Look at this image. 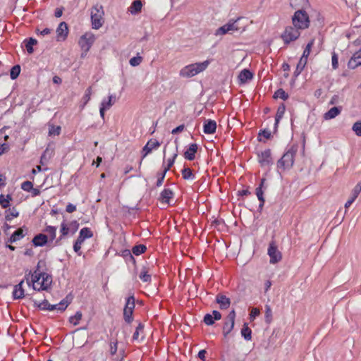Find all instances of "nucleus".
<instances>
[{
  "label": "nucleus",
  "instance_id": "13d9d810",
  "mask_svg": "<svg viewBox=\"0 0 361 361\" xmlns=\"http://www.w3.org/2000/svg\"><path fill=\"white\" fill-rule=\"evenodd\" d=\"M117 350H118V342L117 341L111 342V343L109 345L110 355H116Z\"/></svg>",
  "mask_w": 361,
  "mask_h": 361
},
{
  "label": "nucleus",
  "instance_id": "3c124183",
  "mask_svg": "<svg viewBox=\"0 0 361 361\" xmlns=\"http://www.w3.org/2000/svg\"><path fill=\"white\" fill-rule=\"evenodd\" d=\"M142 61V56H140L137 54L136 56H134L130 59L129 63L130 66L135 67V66H139Z\"/></svg>",
  "mask_w": 361,
  "mask_h": 361
},
{
  "label": "nucleus",
  "instance_id": "680f3d73",
  "mask_svg": "<svg viewBox=\"0 0 361 361\" xmlns=\"http://www.w3.org/2000/svg\"><path fill=\"white\" fill-rule=\"evenodd\" d=\"M259 135L264 136L266 139H269L271 137V133L269 130H263L260 133Z\"/></svg>",
  "mask_w": 361,
  "mask_h": 361
},
{
  "label": "nucleus",
  "instance_id": "4be33fe9",
  "mask_svg": "<svg viewBox=\"0 0 361 361\" xmlns=\"http://www.w3.org/2000/svg\"><path fill=\"white\" fill-rule=\"evenodd\" d=\"M216 302L219 305L221 309L228 308L231 304L230 299L224 295H218L216 297Z\"/></svg>",
  "mask_w": 361,
  "mask_h": 361
},
{
  "label": "nucleus",
  "instance_id": "338daca9",
  "mask_svg": "<svg viewBox=\"0 0 361 361\" xmlns=\"http://www.w3.org/2000/svg\"><path fill=\"white\" fill-rule=\"evenodd\" d=\"M211 314L213 315V317L214 319H216V321L220 320L221 318V313L216 310H214Z\"/></svg>",
  "mask_w": 361,
  "mask_h": 361
},
{
  "label": "nucleus",
  "instance_id": "c03bdc74",
  "mask_svg": "<svg viewBox=\"0 0 361 361\" xmlns=\"http://www.w3.org/2000/svg\"><path fill=\"white\" fill-rule=\"evenodd\" d=\"M314 44V40H311L306 46L304 51H303V54L301 56L302 59H306L307 61V58L310 54V51H311V49H312V47L313 46Z\"/></svg>",
  "mask_w": 361,
  "mask_h": 361
},
{
  "label": "nucleus",
  "instance_id": "8fccbe9b",
  "mask_svg": "<svg viewBox=\"0 0 361 361\" xmlns=\"http://www.w3.org/2000/svg\"><path fill=\"white\" fill-rule=\"evenodd\" d=\"M265 321L267 324L271 323L272 320V311L269 305H265Z\"/></svg>",
  "mask_w": 361,
  "mask_h": 361
},
{
  "label": "nucleus",
  "instance_id": "a878e982",
  "mask_svg": "<svg viewBox=\"0 0 361 361\" xmlns=\"http://www.w3.org/2000/svg\"><path fill=\"white\" fill-rule=\"evenodd\" d=\"M47 242V235L44 234H38L32 240V243L35 246H43Z\"/></svg>",
  "mask_w": 361,
  "mask_h": 361
},
{
  "label": "nucleus",
  "instance_id": "774afa93",
  "mask_svg": "<svg viewBox=\"0 0 361 361\" xmlns=\"http://www.w3.org/2000/svg\"><path fill=\"white\" fill-rule=\"evenodd\" d=\"M63 8H57L55 11L54 16L56 18L61 17L63 14Z\"/></svg>",
  "mask_w": 361,
  "mask_h": 361
},
{
  "label": "nucleus",
  "instance_id": "7c9ffc66",
  "mask_svg": "<svg viewBox=\"0 0 361 361\" xmlns=\"http://www.w3.org/2000/svg\"><path fill=\"white\" fill-rule=\"evenodd\" d=\"M93 235L92 231L89 228H82L79 233V238L85 241V239L90 238Z\"/></svg>",
  "mask_w": 361,
  "mask_h": 361
},
{
  "label": "nucleus",
  "instance_id": "cd10ccee",
  "mask_svg": "<svg viewBox=\"0 0 361 361\" xmlns=\"http://www.w3.org/2000/svg\"><path fill=\"white\" fill-rule=\"evenodd\" d=\"M285 110H286V108L283 104L279 106V108L277 109L276 114V117H275V124H274L275 129H276L280 120L283 118L284 113H285Z\"/></svg>",
  "mask_w": 361,
  "mask_h": 361
},
{
  "label": "nucleus",
  "instance_id": "c85d7f7f",
  "mask_svg": "<svg viewBox=\"0 0 361 361\" xmlns=\"http://www.w3.org/2000/svg\"><path fill=\"white\" fill-rule=\"evenodd\" d=\"M241 335L246 341H250L252 338V331L246 323L243 324L241 329Z\"/></svg>",
  "mask_w": 361,
  "mask_h": 361
},
{
  "label": "nucleus",
  "instance_id": "052dcab7",
  "mask_svg": "<svg viewBox=\"0 0 361 361\" xmlns=\"http://www.w3.org/2000/svg\"><path fill=\"white\" fill-rule=\"evenodd\" d=\"M331 63H332V68L334 69H336L338 66V56L336 53H333L332 57H331Z\"/></svg>",
  "mask_w": 361,
  "mask_h": 361
},
{
  "label": "nucleus",
  "instance_id": "423d86ee",
  "mask_svg": "<svg viewBox=\"0 0 361 361\" xmlns=\"http://www.w3.org/2000/svg\"><path fill=\"white\" fill-rule=\"evenodd\" d=\"M96 40L94 34L91 32H87L83 34L78 40L79 47L82 51V56H85L91 49Z\"/></svg>",
  "mask_w": 361,
  "mask_h": 361
},
{
  "label": "nucleus",
  "instance_id": "b1692460",
  "mask_svg": "<svg viewBox=\"0 0 361 361\" xmlns=\"http://www.w3.org/2000/svg\"><path fill=\"white\" fill-rule=\"evenodd\" d=\"M253 77L252 73L247 69L243 70L239 75L238 80L240 83H245L247 81L250 80Z\"/></svg>",
  "mask_w": 361,
  "mask_h": 361
},
{
  "label": "nucleus",
  "instance_id": "09e8293b",
  "mask_svg": "<svg viewBox=\"0 0 361 361\" xmlns=\"http://www.w3.org/2000/svg\"><path fill=\"white\" fill-rule=\"evenodd\" d=\"M83 242H84V240H82L81 238L78 237L77 240H75V242L73 245V250L78 255H81L80 249H81V246H82V244L83 243Z\"/></svg>",
  "mask_w": 361,
  "mask_h": 361
},
{
  "label": "nucleus",
  "instance_id": "9b49d317",
  "mask_svg": "<svg viewBox=\"0 0 361 361\" xmlns=\"http://www.w3.org/2000/svg\"><path fill=\"white\" fill-rule=\"evenodd\" d=\"M235 312L234 310L231 311L227 316L226 321L223 326V334L226 337L233 329L235 325Z\"/></svg>",
  "mask_w": 361,
  "mask_h": 361
},
{
  "label": "nucleus",
  "instance_id": "c756f323",
  "mask_svg": "<svg viewBox=\"0 0 361 361\" xmlns=\"http://www.w3.org/2000/svg\"><path fill=\"white\" fill-rule=\"evenodd\" d=\"M142 7V1H133L128 10L132 14H136L141 11Z\"/></svg>",
  "mask_w": 361,
  "mask_h": 361
},
{
  "label": "nucleus",
  "instance_id": "864d4df0",
  "mask_svg": "<svg viewBox=\"0 0 361 361\" xmlns=\"http://www.w3.org/2000/svg\"><path fill=\"white\" fill-rule=\"evenodd\" d=\"M216 319H214V318L213 317V315H212L211 314H207L204 317V322L207 324V325H212L214 324Z\"/></svg>",
  "mask_w": 361,
  "mask_h": 361
},
{
  "label": "nucleus",
  "instance_id": "a19ab883",
  "mask_svg": "<svg viewBox=\"0 0 361 361\" xmlns=\"http://www.w3.org/2000/svg\"><path fill=\"white\" fill-rule=\"evenodd\" d=\"M20 73V66L16 65L12 67L10 72V76L12 80L16 79Z\"/></svg>",
  "mask_w": 361,
  "mask_h": 361
},
{
  "label": "nucleus",
  "instance_id": "6e6d98bb",
  "mask_svg": "<svg viewBox=\"0 0 361 361\" xmlns=\"http://www.w3.org/2000/svg\"><path fill=\"white\" fill-rule=\"evenodd\" d=\"M70 228L68 226L65 221H63L61 224L60 232L62 236H65L69 233Z\"/></svg>",
  "mask_w": 361,
  "mask_h": 361
},
{
  "label": "nucleus",
  "instance_id": "72a5a7b5",
  "mask_svg": "<svg viewBox=\"0 0 361 361\" xmlns=\"http://www.w3.org/2000/svg\"><path fill=\"white\" fill-rule=\"evenodd\" d=\"M92 94V88L88 87L85 92V94L82 97V104L81 105V108L83 109L85 105L88 103V102L90 100Z\"/></svg>",
  "mask_w": 361,
  "mask_h": 361
},
{
  "label": "nucleus",
  "instance_id": "0e129e2a",
  "mask_svg": "<svg viewBox=\"0 0 361 361\" xmlns=\"http://www.w3.org/2000/svg\"><path fill=\"white\" fill-rule=\"evenodd\" d=\"M75 210H76V206L73 204L69 203L66 206V211L68 213H72V212H75Z\"/></svg>",
  "mask_w": 361,
  "mask_h": 361
},
{
  "label": "nucleus",
  "instance_id": "69168bd1",
  "mask_svg": "<svg viewBox=\"0 0 361 361\" xmlns=\"http://www.w3.org/2000/svg\"><path fill=\"white\" fill-rule=\"evenodd\" d=\"M184 128H185L184 125H180L178 127H176V128L173 129L171 133L177 134L178 133L182 132L184 130Z\"/></svg>",
  "mask_w": 361,
  "mask_h": 361
},
{
  "label": "nucleus",
  "instance_id": "ddd939ff",
  "mask_svg": "<svg viewBox=\"0 0 361 361\" xmlns=\"http://www.w3.org/2000/svg\"><path fill=\"white\" fill-rule=\"evenodd\" d=\"M56 40L58 42L64 41L68 35V27L65 22L59 23L56 30Z\"/></svg>",
  "mask_w": 361,
  "mask_h": 361
},
{
  "label": "nucleus",
  "instance_id": "2eb2a0df",
  "mask_svg": "<svg viewBox=\"0 0 361 361\" xmlns=\"http://www.w3.org/2000/svg\"><path fill=\"white\" fill-rule=\"evenodd\" d=\"M268 255L270 257V263L276 264L281 259V254L274 243H271L268 248Z\"/></svg>",
  "mask_w": 361,
  "mask_h": 361
},
{
  "label": "nucleus",
  "instance_id": "f704fd0d",
  "mask_svg": "<svg viewBox=\"0 0 361 361\" xmlns=\"http://www.w3.org/2000/svg\"><path fill=\"white\" fill-rule=\"evenodd\" d=\"M181 173L183 178L185 180H193L195 178V175L190 168H184Z\"/></svg>",
  "mask_w": 361,
  "mask_h": 361
},
{
  "label": "nucleus",
  "instance_id": "bb28decb",
  "mask_svg": "<svg viewBox=\"0 0 361 361\" xmlns=\"http://www.w3.org/2000/svg\"><path fill=\"white\" fill-rule=\"evenodd\" d=\"M143 331L144 325L142 323H139L133 335V339L134 341L142 340L144 338Z\"/></svg>",
  "mask_w": 361,
  "mask_h": 361
},
{
  "label": "nucleus",
  "instance_id": "f257e3e1",
  "mask_svg": "<svg viewBox=\"0 0 361 361\" xmlns=\"http://www.w3.org/2000/svg\"><path fill=\"white\" fill-rule=\"evenodd\" d=\"M39 264L40 262L38 263L37 269L32 274L30 282L27 283L29 285L31 283L35 290H47L52 283V277L47 273L39 271Z\"/></svg>",
  "mask_w": 361,
  "mask_h": 361
},
{
  "label": "nucleus",
  "instance_id": "4468645a",
  "mask_svg": "<svg viewBox=\"0 0 361 361\" xmlns=\"http://www.w3.org/2000/svg\"><path fill=\"white\" fill-rule=\"evenodd\" d=\"M161 145V143L156 139H150L142 149V157L144 159L147 154L152 152L153 149H158Z\"/></svg>",
  "mask_w": 361,
  "mask_h": 361
},
{
  "label": "nucleus",
  "instance_id": "412c9836",
  "mask_svg": "<svg viewBox=\"0 0 361 361\" xmlns=\"http://www.w3.org/2000/svg\"><path fill=\"white\" fill-rule=\"evenodd\" d=\"M24 281H21L18 284L16 285L13 290V297L14 299H21L25 295V291L23 288Z\"/></svg>",
  "mask_w": 361,
  "mask_h": 361
},
{
  "label": "nucleus",
  "instance_id": "49530a36",
  "mask_svg": "<svg viewBox=\"0 0 361 361\" xmlns=\"http://www.w3.org/2000/svg\"><path fill=\"white\" fill-rule=\"evenodd\" d=\"M18 212L15 208H13L6 212V219L7 221H11L13 218L18 216Z\"/></svg>",
  "mask_w": 361,
  "mask_h": 361
},
{
  "label": "nucleus",
  "instance_id": "5fc2aeb1",
  "mask_svg": "<svg viewBox=\"0 0 361 361\" xmlns=\"http://www.w3.org/2000/svg\"><path fill=\"white\" fill-rule=\"evenodd\" d=\"M259 314H260V311L258 308H257V307L252 308L250 313V316H249L250 320L254 321L255 319V318L259 315Z\"/></svg>",
  "mask_w": 361,
  "mask_h": 361
},
{
  "label": "nucleus",
  "instance_id": "dca6fc26",
  "mask_svg": "<svg viewBox=\"0 0 361 361\" xmlns=\"http://www.w3.org/2000/svg\"><path fill=\"white\" fill-rule=\"evenodd\" d=\"M361 192V183H358L354 188L350 192V195L349 197V199L345 204V208L348 209L350 205L355 202L356 198L358 197L360 193Z\"/></svg>",
  "mask_w": 361,
  "mask_h": 361
},
{
  "label": "nucleus",
  "instance_id": "9d476101",
  "mask_svg": "<svg viewBox=\"0 0 361 361\" xmlns=\"http://www.w3.org/2000/svg\"><path fill=\"white\" fill-rule=\"evenodd\" d=\"M135 306V298L133 296L127 298L123 309V319L128 324L131 323L133 320V313Z\"/></svg>",
  "mask_w": 361,
  "mask_h": 361
},
{
  "label": "nucleus",
  "instance_id": "7ed1b4c3",
  "mask_svg": "<svg viewBox=\"0 0 361 361\" xmlns=\"http://www.w3.org/2000/svg\"><path fill=\"white\" fill-rule=\"evenodd\" d=\"M210 63L209 60L200 63H191L180 69L179 75L184 78H190L206 70Z\"/></svg>",
  "mask_w": 361,
  "mask_h": 361
},
{
  "label": "nucleus",
  "instance_id": "603ef678",
  "mask_svg": "<svg viewBox=\"0 0 361 361\" xmlns=\"http://www.w3.org/2000/svg\"><path fill=\"white\" fill-rule=\"evenodd\" d=\"M352 130L357 136L361 137V121L355 122L353 126Z\"/></svg>",
  "mask_w": 361,
  "mask_h": 361
},
{
  "label": "nucleus",
  "instance_id": "bf43d9fd",
  "mask_svg": "<svg viewBox=\"0 0 361 361\" xmlns=\"http://www.w3.org/2000/svg\"><path fill=\"white\" fill-rule=\"evenodd\" d=\"M177 157V154H174L173 157L171 159H169L168 160V164H167V166L164 168V171H165L166 173L170 169V168L173 166V164H174V161H175V159Z\"/></svg>",
  "mask_w": 361,
  "mask_h": 361
},
{
  "label": "nucleus",
  "instance_id": "6e6552de",
  "mask_svg": "<svg viewBox=\"0 0 361 361\" xmlns=\"http://www.w3.org/2000/svg\"><path fill=\"white\" fill-rule=\"evenodd\" d=\"M69 302L66 300H61L56 305H50L47 300L42 302L35 301V305L37 306L40 310H58L59 311L65 310L68 306Z\"/></svg>",
  "mask_w": 361,
  "mask_h": 361
},
{
  "label": "nucleus",
  "instance_id": "79ce46f5",
  "mask_svg": "<svg viewBox=\"0 0 361 361\" xmlns=\"http://www.w3.org/2000/svg\"><path fill=\"white\" fill-rule=\"evenodd\" d=\"M147 247L144 245H135L133 247L132 252L135 255H140L144 253L146 250Z\"/></svg>",
  "mask_w": 361,
  "mask_h": 361
},
{
  "label": "nucleus",
  "instance_id": "f03ea898",
  "mask_svg": "<svg viewBox=\"0 0 361 361\" xmlns=\"http://www.w3.org/2000/svg\"><path fill=\"white\" fill-rule=\"evenodd\" d=\"M243 18L231 19L226 24L216 29L214 35L216 37L223 36L226 34H232L234 32H243L245 30L246 25H240Z\"/></svg>",
  "mask_w": 361,
  "mask_h": 361
},
{
  "label": "nucleus",
  "instance_id": "1a4fd4ad",
  "mask_svg": "<svg viewBox=\"0 0 361 361\" xmlns=\"http://www.w3.org/2000/svg\"><path fill=\"white\" fill-rule=\"evenodd\" d=\"M300 29L293 26H288L281 35V38L286 44L296 40L300 35Z\"/></svg>",
  "mask_w": 361,
  "mask_h": 361
},
{
  "label": "nucleus",
  "instance_id": "ea45409f",
  "mask_svg": "<svg viewBox=\"0 0 361 361\" xmlns=\"http://www.w3.org/2000/svg\"><path fill=\"white\" fill-rule=\"evenodd\" d=\"M256 195L260 202L259 208H262L265 201L264 198V191L262 189V187H257L256 188Z\"/></svg>",
  "mask_w": 361,
  "mask_h": 361
},
{
  "label": "nucleus",
  "instance_id": "37998d69",
  "mask_svg": "<svg viewBox=\"0 0 361 361\" xmlns=\"http://www.w3.org/2000/svg\"><path fill=\"white\" fill-rule=\"evenodd\" d=\"M81 319H82V313L80 312H77L75 314V315H73L69 318V322H70V323L73 324L74 326H76L79 324Z\"/></svg>",
  "mask_w": 361,
  "mask_h": 361
},
{
  "label": "nucleus",
  "instance_id": "f8f14e48",
  "mask_svg": "<svg viewBox=\"0 0 361 361\" xmlns=\"http://www.w3.org/2000/svg\"><path fill=\"white\" fill-rule=\"evenodd\" d=\"M258 161L261 166H269L272 164V158L270 149H265L257 154Z\"/></svg>",
  "mask_w": 361,
  "mask_h": 361
},
{
  "label": "nucleus",
  "instance_id": "f3484780",
  "mask_svg": "<svg viewBox=\"0 0 361 361\" xmlns=\"http://www.w3.org/2000/svg\"><path fill=\"white\" fill-rule=\"evenodd\" d=\"M361 66V48L356 51L348 61V66L351 69H355Z\"/></svg>",
  "mask_w": 361,
  "mask_h": 361
},
{
  "label": "nucleus",
  "instance_id": "e433bc0d",
  "mask_svg": "<svg viewBox=\"0 0 361 361\" xmlns=\"http://www.w3.org/2000/svg\"><path fill=\"white\" fill-rule=\"evenodd\" d=\"M23 237V231L21 229H18L9 238L10 243H14L17 240H19Z\"/></svg>",
  "mask_w": 361,
  "mask_h": 361
},
{
  "label": "nucleus",
  "instance_id": "a211bd4d",
  "mask_svg": "<svg viewBox=\"0 0 361 361\" xmlns=\"http://www.w3.org/2000/svg\"><path fill=\"white\" fill-rule=\"evenodd\" d=\"M197 145L196 143H192L189 145V147L186 149L184 153V157L185 159L189 161L194 160L195 158V154L197 151Z\"/></svg>",
  "mask_w": 361,
  "mask_h": 361
},
{
  "label": "nucleus",
  "instance_id": "2f4dec72",
  "mask_svg": "<svg viewBox=\"0 0 361 361\" xmlns=\"http://www.w3.org/2000/svg\"><path fill=\"white\" fill-rule=\"evenodd\" d=\"M25 48L29 54H32L34 51L33 46L37 44V40L34 38H29L27 40H25Z\"/></svg>",
  "mask_w": 361,
  "mask_h": 361
},
{
  "label": "nucleus",
  "instance_id": "c9c22d12",
  "mask_svg": "<svg viewBox=\"0 0 361 361\" xmlns=\"http://www.w3.org/2000/svg\"><path fill=\"white\" fill-rule=\"evenodd\" d=\"M11 200V197L10 195H7L6 196L4 195H0V205L4 209L8 207Z\"/></svg>",
  "mask_w": 361,
  "mask_h": 361
},
{
  "label": "nucleus",
  "instance_id": "de8ad7c7",
  "mask_svg": "<svg viewBox=\"0 0 361 361\" xmlns=\"http://www.w3.org/2000/svg\"><path fill=\"white\" fill-rule=\"evenodd\" d=\"M61 133V127L50 125L49 127V135L55 136L59 135Z\"/></svg>",
  "mask_w": 361,
  "mask_h": 361
},
{
  "label": "nucleus",
  "instance_id": "4d7b16f0",
  "mask_svg": "<svg viewBox=\"0 0 361 361\" xmlns=\"http://www.w3.org/2000/svg\"><path fill=\"white\" fill-rule=\"evenodd\" d=\"M32 187H33L32 183L30 181H28V180L25 181L21 184V188L24 191L30 192L32 189Z\"/></svg>",
  "mask_w": 361,
  "mask_h": 361
},
{
  "label": "nucleus",
  "instance_id": "473e14b6",
  "mask_svg": "<svg viewBox=\"0 0 361 361\" xmlns=\"http://www.w3.org/2000/svg\"><path fill=\"white\" fill-rule=\"evenodd\" d=\"M307 60L306 59H303L302 58H300L298 65H297V67H296V69L294 72V75L297 77L298 76L301 72L303 71L306 63H307Z\"/></svg>",
  "mask_w": 361,
  "mask_h": 361
},
{
  "label": "nucleus",
  "instance_id": "4c0bfd02",
  "mask_svg": "<svg viewBox=\"0 0 361 361\" xmlns=\"http://www.w3.org/2000/svg\"><path fill=\"white\" fill-rule=\"evenodd\" d=\"M139 277L143 282H149L151 281V275L148 274L145 267L141 270Z\"/></svg>",
  "mask_w": 361,
  "mask_h": 361
},
{
  "label": "nucleus",
  "instance_id": "6ab92c4d",
  "mask_svg": "<svg viewBox=\"0 0 361 361\" xmlns=\"http://www.w3.org/2000/svg\"><path fill=\"white\" fill-rule=\"evenodd\" d=\"M216 130V123L214 120H206L203 126V131L205 134H213Z\"/></svg>",
  "mask_w": 361,
  "mask_h": 361
},
{
  "label": "nucleus",
  "instance_id": "e2e57ef3",
  "mask_svg": "<svg viewBox=\"0 0 361 361\" xmlns=\"http://www.w3.org/2000/svg\"><path fill=\"white\" fill-rule=\"evenodd\" d=\"M166 173L165 171H163V173L161 174L160 177L158 178V180L157 181V187H159L162 185Z\"/></svg>",
  "mask_w": 361,
  "mask_h": 361
},
{
  "label": "nucleus",
  "instance_id": "58836bf2",
  "mask_svg": "<svg viewBox=\"0 0 361 361\" xmlns=\"http://www.w3.org/2000/svg\"><path fill=\"white\" fill-rule=\"evenodd\" d=\"M45 232L49 235L51 240H54L56 238V227L47 226L45 228Z\"/></svg>",
  "mask_w": 361,
  "mask_h": 361
},
{
  "label": "nucleus",
  "instance_id": "20e7f679",
  "mask_svg": "<svg viewBox=\"0 0 361 361\" xmlns=\"http://www.w3.org/2000/svg\"><path fill=\"white\" fill-rule=\"evenodd\" d=\"M297 152L296 147H291L279 160L277 167L279 169L285 171L290 169L294 164V157Z\"/></svg>",
  "mask_w": 361,
  "mask_h": 361
},
{
  "label": "nucleus",
  "instance_id": "0eeeda50",
  "mask_svg": "<svg viewBox=\"0 0 361 361\" xmlns=\"http://www.w3.org/2000/svg\"><path fill=\"white\" fill-rule=\"evenodd\" d=\"M293 24L300 30H305L309 27L310 20L307 13L302 10L295 12L292 18Z\"/></svg>",
  "mask_w": 361,
  "mask_h": 361
},
{
  "label": "nucleus",
  "instance_id": "aec40b11",
  "mask_svg": "<svg viewBox=\"0 0 361 361\" xmlns=\"http://www.w3.org/2000/svg\"><path fill=\"white\" fill-rule=\"evenodd\" d=\"M342 111L341 106H334L331 108L328 111L324 114L325 120H331L338 116Z\"/></svg>",
  "mask_w": 361,
  "mask_h": 361
},
{
  "label": "nucleus",
  "instance_id": "5701e85b",
  "mask_svg": "<svg viewBox=\"0 0 361 361\" xmlns=\"http://www.w3.org/2000/svg\"><path fill=\"white\" fill-rule=\"evenodd\" d=\"M173 192L169 188H165L160 194L159 200L162 203L169 204L170 200L173 198Z\"/></svg>",
  "mask_w": 361,
  "mask_h": 361
},
{
  "label": "nucleus",
  "instance_id": "39448f33",
  "mask_svg": "<svg viewBox=\"0 0 361 361\" xmlns=\"http://www.w3.org/2000/svg\"><path fill=\"white\" fill-rule=\"evenodd\" d=\"M90 14L92 28L95 30L99 29L104 23V11L103 7L97 4L92 8Z\"/></svg>",
  "mask_w": 361,
  "mask_h": 361
},
{
  "label": "nucleus",
  "instance_id": "a18cd8bd",
  "mask_svg": "<svg viewBox=\"0 0 361 361\" xmlns=\"http://www.w3.org/2000/svg\"><path fill=\"white\" fill-rule=\"evenodd\" d=\"M274 97L286 100L288 98V94L283 89H279L275 92Z\"/></svg>",
  "mask_w": 361,
  "mask_h": 361
},
{
  "label": "nucleus",
  "instance_id": "393cba45",
  "mask_svg": "<svg viewBox=\"0 0 361 361\" xmlns=\"http://www.w3.org/2000/svg\"><path fill=\"white\" fill-rule=\"evenodd\" d=\"M116 97L110 94L108 97V99H103L100 104V106L103 107L106 110H109L115 103Z\"/></svg>",
  "mask_w": 361,
  "mask_h": 361
}]
</instances>
